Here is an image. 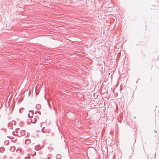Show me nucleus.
I'll use <instances>...</instances> for the list:
<instances>
[{
  "label": "nucleus",
  "mask_w": 159,
  "mask_h": 159,
  "mask_svg": "<svg viewBox=\"0 0 159 159\" xmlns=\"http://www.w3.org/2000/svg\"><path fill=\"white\" fill-rule=\"evenodd\" d=\"M30 120L31 121V122L34 123L36 122L37 120L35 118L32 117L31 118V119H30Z\"/></svg>",
  "instance_id": "1"
},
{
  "label": "nucleus",
  "mask_w": 159,
  "mask_h": 159,
  "mask_svg": "<svg viewBox=\"0 0 159 159\" xmlns=\"http://www.w3.org/2000/svg\"><path fill=\"white\" fill-rule=\"evenodd\" d=\"M25 143L27 144H29L30 143V140L28 139H26L25 141Z\"/></svg>",
  "instance_id": "2"
},
{
  "label": "nucleus",
  "mask_w": 159,
  "mask_h": 159,
  "mask_svg": "<svg viewBox=\"0 0 159 159\" xmlns=\"http://www.w3.org/2000/svg\"><path fill=\"white\" fill-rule=\"evenodd\" d=\"M31 154L34 156L36 155V152L35 151H32L31 152Z\"/></svg>",
  "instance_id": "3"
}]
</instances>
